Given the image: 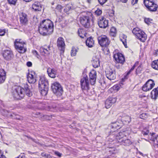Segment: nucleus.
<instances>
[{"label":"nucleus","mask_w":158,"mask_h":158,"mask_svg":"<svg viewBox=\"0 0 158 158\" xmlns=\"http://www.w3.org/2000/svg\"><path fill=\"white\" fill-rule=\"evenodd\" d=\"M53 24L49 19H44L40 23L39 27L40 33L45 36L51 34L53 31Z\"/></svg>","instance_id":"1"},{"label":"nucleus","mask_w":158,"mask_h":158,"mask_svg":"<svg viewBox=\"0 0 158 158\" xmlns=\"http://www.w3.org/2000/svg\"><path fill=\"white\" fill-rule=\"evenodd\" d=\"M29 86L26 84L24 88L20 86H16L13 92V96L16 99H20L23 98L26 94L27 96L31 97L32 94L29 88Z\"/></svg>","instance_id":"2"},{"label":"nucleus","mask_w":158,"mask_h":158,"mask_svg":"<svg viewBox=\"0 0 158 158\" xmlns=\"http://www.w3.org/2000/svg\"><path fill=\"white\" fill-rule=\"evenodd\" d=\"M48 81L44 77L40 78L39 82V89L41 94L43 96H45L48 91Z\"/></svg>","instance_id":"3"},{"label":"nucleus","mask_w":158,"mask_h":158,"mask_svg":"<svg viewBox=\"0 0 158 158\" xmlns=\"http://www.w3.org/2000/svg\"><path fill=\"white\" fill-rule=\"evenodd\" d=\"M81 87L84 93L86 94L90 95L89 82L88 77L87 76H84L81 80Z\"/></svg>","instance_id":"4"},{"label":"nucleus","mask_w":158,"mask_h":158,"mask_svg":"<svg viewBox=\"0 0 158 158\" xmlns=\"http://www.w3.org/2000/svg\"><path fill=\"white\" fill-rule=\"evenodd\" d=\"M14 45L15 49L19 53H23L26 51L27 48L25 46V43L21 39H16Z\"/></svg>","instance_id":"5"},{"label":"nucleus","mask_w":158,"mask_h":158,"mask_svg":"<svg viewBox=\"0 0 158 158\" xmlns=\"http://www.w3.org/2000/svg\"><path fill=\"white\" fill-rule=\"evenodd\" d=\"M53 93L57 96H60L62 94V89L60 84L58 82L54 83L51 86Z\"/></svg>","instance_id":"6"},{"label":"nucleus","mask_w":158,"mask_h":158,"mask_svg":"<svg viewBox=\"0 0 158 158\" xmlns=\"http://www.w3.org/2000/svg\"><path fill=\"white\" fill-rule=\"evenodd\" d=\"M144 3L146 8L151 11H155L157 10V5L153 0H144Z\"/></svg>","instance_id":"7"},{"label":"nucleus","mask_w":158,"mask_h":158,"mask_svg":"<svg viewBox=\"0 0 158 158\" xmlns=\"http://www.w3.org/2000/svg\"><path fill=\"white\" fill-rule=\"evenodd\" d=\"M80 19L81 24L85 27L87 28L90 27V20L88 15L81 16Z\"/></svg>","instance_id":"8"},{"label":"nucleus","mask_w":158,"mask_h":158,"mask_svg":"<svg viewBox=\"0 0 158 158\" xmlns=\"http://www.w3.org/2000/svg\"><path fill=\"white\" fill-rule=\"evenodd\" d=\"M98 40L99 44L102 47H107L110 43L109 39L106 35L99 37Z\"/></svg>","instance_id":"9"},{"label":"nucleus","mask_w":158,"mask_h":158,"mask_svg":"<svg viewBox=\"0 0 158 158\" xmlns=\"http://www.w3.org/2000/svg\"><path fill=\"white\" fill-rule=\"evenodd\" d=\"M155 85L153 81L151 79L148 80L142 87V90L144 91H147L151 89Z\"/></svg>","instance_id":"10"},{"label":"nucleus","mask_w":158,"mask_h":158,"mask_svg":"<svg viewBox=\"0 0 158 158\" xmlns=\"http://www.w3.org/2000/svg\"><path fill=\"white\" fill-rule=\"evenodd\" d=\"M98 24L100 27L105 28L108 26V20L103 17H100L98 19Z\"/></svg>","instance_id":"11"},{"label":"nucleus","mask_w":158,"mask_h":158,"mask_svg":"<svg viewBox=\"0 0 158 158\" xmlns=\"http://www.w3.org/2000/svg\"><path fill=\"white\" fill-rule=\"evenodd\" d=\"M116 63L123 64L125 61V58L122 54L120 53L115 54L113 56Z\"/></svg>","instance_id":"12"},{"label":"nucleus","mask_w":158,"mask_h":158,"mask_svg":"<svg viewBox=\"0 0 158 158\" xmlns=\"http://www.w3.org/2000/svg\"><path fill=\"white\" fill-rule=\"evenodd\" d=\"M97 77V73L96 71L93 70L89 73V80L90 84L92 85H94L96 81Z\"/></svg>","instance_id":"13"},{"label":"nucleus","mask_w":158,"mask_h":158,"mask_svg":"<svg viewBox=\"0 0 158 158\" xmlns=\"http://www.w3.org/2000/svg\"><path fill=\"white\" fill-rule=\"evenodd\" d=\"M27 80L30 83H34L36 81V76L35 72L31 71L28 73L27 76Z\"/></svg>","instance_id":"14"},{"label":"nucleus","mask_w":158,"mask_h":158,"mask_svg":"<svg viewBox=\"0 0 158 158\" xmlns=\"http://www.w3.org/2000/svg\"><path fill=\"white\" fill-rule=\"evenodd\" d=\"M65 43L64 40L62 37L58 38L57 41V45L59 49L63 52L65 49Z\"/></svg>","instance_id":"15"},{"label":"nucleus","mask_w":158,"mask_h":158,"mask_svg":"<svg viewBox=\"0 0 158 158\" xmlns=\"http://www.w3.org/2000/svg\"><path fill=\"white\" fill-rule=\"evenodd\" d=\"M116 101V99L115 98L109 97L105 102V107L106 108H110Z\"/></svg>","instance_id":"16"},{"label":"nucleus","mask_w":158,"mask_h":158,"mask_svg":"<svg viewBox=\"0 0 158 158\" xmlns=\"http://www.w3.org/2000/svg\"><path fill=\"white\" fill-rule=\"evenodd\" d=\"M20 21L23 25H26L28 23L27 15L25 13H22L20 15Z\"/></svg>","instance_id":"17"},{"label":"nucleus","mask_w":158,"mask_h":158,"mask_svg":"<svg viewBox=\"0 0 158 158\" xmlns=\"http://www.w3.org/2000/svg\"><path fill=\"white\" fill-rule=\"evenodd\" d=\"M106 77L110 80H113L115 79L116 75L115 72L112 70H108L106 72Z\"/></svg>","instance_id":"18"},{"label":"nucleus","mask_w":158,"mask_h":158,"mask_svg":"<svg viewBox=\"0 0 158 158\" xmlns=\"http://www.w3.org/2000/svg\"><path fill=\"white\" fill-rule=\"evenodd\" d=\"M49 77L52 78H55L56 75V70L54 68H48L47 70Z\"/></svg>","instance_id":"19"},{"label":"nucleus","mask_w":158,"mask_h":158,"mask_svg":"<svg viewBox=\"0 0 158 158\" xmlns=\"http://www.w3.org/2000/svg\"><path fill=\"white\" fill-rule=\"evenodd\" d=\"M140 33H138L136 36L137 38L140 41L144 42L147 39V35L144 32L142 31H140Z\"/></svg>","instance_id":"20"},{"label":"nucleus","mask_w":158,"mask_h":158,"mask_svg":"<svg viewBox=\"0 0 158 158\" xmlns=\"http://www.w3.org/2000/svg\"><path fill=\"white\" fill-rule=\"evenodd\" d=\"M3 56L6 60H10L13 57L12 52L8 50H5L3 53Z\"/></svg>","instance_id":"21"},{"label":"nucleus","mask_w":158,"mask_h":158,"mask_svg":"<svg viewBox=\"0 0 158 158\" xmlns=\"http://www.w3.org/2000/svg\"><path fill=\"white\" fill-rule=\"evenodd\" d=\"M125 132L123 131L119 132L116 136V139L119 143L122 142L123 140V139L126 138V135H125Z\"/></svg>","instance_id":"22"},{"label":"nucleus","mask_w":158,"mask_h":158,"mask_svg":"<svg viewBox=\"0 0 158 158\" xmlns=\"http://www.w3.org/2000/svg\"><path fill=\"white\" fill-rule=\"evenodd\" d=\"M6 78V72L4 69H0V84L3 83Z\"/></svg>","instance_id":"23"},{"label":"nucleus","mask_w":158,"mask_h":158,"mask_svg":"<svg viewBox=\"0 0 158 158\" xmlns=\"http://www.w3.org/2000/svg\"><path fill=\"white\" fill-rule=\"evenodd\" d=\"M51 50L50 47L48 46L47 47L45 46V47H41L40 49V51L42 53L44 54H48L49 53L50 51Z\"/></svg>","instance_id":"24"},{"label":"nucleus","mask_w":158,"mask_h":158,"mask_svg":"<svg viewBox=\"0 0 158 158\" xmlns=\"http://www.w3.org/2000/svg\"><path fill=\"white\" fill-rule=\"evenodd\" d=\"M151 98L152 99H156L158 97V87L154 89L151 92Z\"/></svg>","instance_id":"25"},{"label":"nucleus","mask_w":158,"mask_h":158,"mask_svg":"<svg viewBox=\"0 0 158 158\" xmlns=\"http://www.w3.org/2000/svg\"><path fill=\"white\" fill-rule=\"evenodd\" d=\"M92 64L93 66L95 68H98L100 65L99 60L98 58L96 57H93Z\"/></svg>","instance_id":"26"},{"label":"nucleus","mask_w":158,"mask_h":158,"mask_svg":"<svg viewBox=\"0 0 158 158\" xmlns=\"http://www.w3.org/2000/svg\"><path fill=\"white\" fill-rule=\"evenodd\" d=\"M32 8L35 11H40L41 10L42 6L40 3L35 2L32 5Z\"/></svg>","instance_id":"27"},{"label":"nucleus","mask_w":158,"mask_h":158,"mask_svg":"<svg viewBox=\"0 0 158 158\" xmlns=\"http://www.w3.org/2000/svg\"><path fill=\"white\" fill-rule=\"evenodd\" d=\"M86 44L87 46L89 48L93 47L94 44V41L92 37L88 38L86 41Z\"/></svg>","instance_id":"28"},{"label":"nucleus","mask_w":158,"mask_h":158,"mask_svg":"<svg viewBox=\"0 0 158 158\" xmlns=\"http://www.w3.org/2000/svg\"><path fill=\"white\" fill-rule=\"evenodd\" d=\"M121 120L127 123H130L131 121V118L128 115L123 114L122 115Z\"/></svg>","instance_id":"29"},{"label":"nucleus","mask_w":158,"mask_h":158,"mask_svg":"<svg viewBox=\"0 0 158 158\" xmlns=\"http://www.w3.org/2000/svg\"><path fill=\"white\" fill-rule=\"evenodd\" d=\"M120 143H121L122 144L126 146H129L132 143L129 139H126L125 138L123 139V140L122 141V142H121Z\"/></svg>","instance_id":"30"},{"label":"nucleus","mask_w":158,"mask_h":158,"mask_svg":"<svg viewBox=\"0 0 158 158\" xmlns=\"http://www.w3.org/2000/svg\"><path fill=\"white\" fill-rule=\"evenodd\" d=\"M78 33L80 37L82 38H84L86 35V33L85 31L81 29H80L78 30Z\"/></svg>","instance_id":"31"},{"label":"nucleus","mask_w":158,"mask_h":158,"mask_svg":"<svg viewBox=\"0 0 158 158\" xmlns=\"http://www.w3.org/2000/svg\"><path fill=\"white\" fill-rule=\"evenodd\" d=\"M120 40L123 43V44L125 47L126 48H127V47L126 35L123 34L121 36Z\"/></svg>","instance_id":"32"},{"label":"nucleus","mask_w":158,"mask_h":158,"mask_svg":"<svg viewBox=\"0 0 158 158\" xmlns=\"http://www.w3.org/2000/svg\"><path fill=\"white\" fill-rule=\"evenodd\" d=\"M152 67L153 68L158 70V60H154L152 62Z\"/></svg>","instance_id":"33"},{"label":"nucleus","mask_w":158,"mask_h":158,"mask_svg":"<svg viewBox=\"0 0 158 158\" xmlns=\"http://www.w3.org/2000/svg\"><path fill=\"white\" fill-rule=\"evenodd\" d=\"M142 31L138 27H136L133 29L132 30V32L133 34H134L136 36L138 33H140V31Z\"/></svg>","instance_id":"34"},{"label":"nucleus","mask_w":158,"mask_h":158,"mask_svg":"<svg viewBox=\"0 0 158 158\" xmlns=\"http://www.w3.org/2000/svg\"><path fill=\"white\" fill-rule=\"evenodd\" d=\"M110 31L111 35L113 36H115L116 33V30L114 27H112L110 29Z\"/></svg>","instance_id":"35"},{"label":"nucleus","mask_w":158,"mask_h":158,"mask_svg":"<svg viewBox=\"0 0 158 158\" xmlns=\"http://www.w3.org/2000/svg\"><path fill=\"white\" fill-rule=\"evenodd\" d=\"M112 128H114L116 129L119 128L120 126L118 124V122H116L115 123H112V125L111 126Z\"/></svg>","instance_id":"36"},{"label":"nucleus","mask_w":158,"mask_h":158,"mask_svg":"<svg viewBox=\"0 0 158 158\" xmlns=\"http://www.w3.org/2000/svg\"><path fill=\"white\" fill-rule=\"evenodd\" d=\"M148 117V114L146 113H143L139 115L140 118L143 119H146Z\"/></svg>","instance_id":"37"},{"label":"nucleus","mask_w":158,"mask_h":158,"mask_svg":"<svg viewBox=\"0 0 158 158\" xmlns=\"http://www.w3.org/2000/svg\"><path fill=\"white\" fill-rule=\"evenodd\" d=\"M7 31L6 29H0V36H2L4 35L5 33Z\"/></svg>","instance_id":"38"},{"label":"nucleus","mask_w":158,"mask_h":158,"mask_svg":"<svg viewBox=\"0 0 158 158\" xmlns=\"http://www.w3.org/2000/svg\"><path fill=\"white\" fill-rule=\"evenodd\" d=\"M77 50L75 48H72L71 51V54L72 56H75L76 54Z\"/></svg>","instance_id":"39"},{"label":"nucleus","mask_w":158,"mask_h":158,"mask_svg":"<svg viewBox=\"0 0 158 158\" xmlns=\"http://www.w3.org/2000/svg\"><path fill=\"white\" fill-rule=\"evenodd\" d=\"M102 10L98 9H97V10L95 11V15L97 16L100 15L102 14Z\"/></svg>","instance_id":"40"},{"label":"nucleus","mask_w":158,"mask_h":158,"mask_svg":"<svg viewBox=\"0 0 158 158\" xmlns=\"http://www.w3.org/2000/svg\"><path fill=\"white\" fill-rule=\"evenodd\" d=\"M56 9L58 11L60 12L63 9V7L61 5H58L56 7Z\"/></svg>","instance_id":"41"},{"label":"nucleus","mask_w":158,"mask_h":158,"mask_svg":"<svg viewBox=\"0 0 158 158\" xmlns=\"http://www.w3.org/2000/svg\"><path fill=\"white\" fill-rule=\"evenodd\" d=\"M152 20V19L150 18H145L144 19V21L148 24H149L151 23V21Z\"/></svg>","instance_id":"42"},{"label":"nucleus","mask_w":158,"mask_h":158,"mask_svg":"<svg viewBox=\"0 0 158 158\" xmlns=\"http://www.w3.org/2000/svg\"><path fill=\"white\" fill-rule=\"evenodd\" d=\"M56 107L55 106L53 107L51 106H48V110H50L52 111H54V108Z\"/></svg>","instance_id":"43"},{"label":"nucleus","mask_w":158,"mask_h":158,"mask_svg":"<svg viewBox=\"0 0 158 158\" xmlns=\"http://www.w3.org/2000/svg\"><path fill=\"white\" fill-rule=\"evenodd\" d=\"M8 1L9 3L11 4L15 5L17 0H8Z\"/></svg>","instance_id":"44"},{"label":"nucleus","mask_w":158,"mask_h":158,"mask_svg":"<svg viewBox=\"0 0 158 158\" xmlns=\"http://www.w3.org/2000/svg\"><path fill=\"white\" fill-rule=\"evenodd\" d=\"M136 63H135L134 65L133 66V67L131 68V69H130L129 71L127 73V75H129L131 72H132L135 69V67L136 65Z\"/></svg>","instance_id":"45"},{"label":"nucleus","mask_w":158,"mask_h":158,"mask_svg":"<svg viewBox=\"0 0 158 158\" xmlns=\"http://www.w3.org/2000/svg\"><path fill=\"white\" fill-rule=\"evenodd\" d=\"M108 0H98L100 4L101 5H103Z\"/></svg>","instance_id":"46"},{"label":"nucleus","mask_w":158,"mask_h":158,"mask_svg":"<svg viewBox=\"0 0 158 158\" xmlns=\"http://www.w3.org/2000/svg\"><path fill=\"white\" fill-rule=\"evenodd\" d=\"M119 88H120V87H119V85H115L113 87V89L115 90H118L119 89Z\"/></svg>","instance_id":"47"},{"label":"nucleus","mask_w":158,"mask_h":158,"mask_svg":"<svg viewBox=\"0 0 158 158\" xmlns=\"http://www.w3.org/2000/svg\"><path fill=\"white\" fill-rule=\"evenodd\" d=\"M41 155L42 156L45 157L47 158H50V156L49 155H47L44 153H42ZM51 158H52L51 157Z\"/></svg>","instance_id":"48"},{"label":"nucleus","mask_w":158,"mask_h":158,"mask_svg":"<svg viewBox=\"0 0 158 158\" xmlns=\"http://www.w3.org/2000/svg\"><path fill=\"white\" fill-rule=\"evenodd\" d=\"M0 158H6L5 156L1 152V151L0 150Z\"/></svg>","instance_id":"49"},{"label":"nucleus","mask_w":158,"mask_h":158,"mask_svg":"<svg viewBox=\"0 0 158 158\" xmlns=\"http://www.w3.org/2000/svg\"><path fill=\"white\" fill-rule=\"evenodd\" d=\"M149 133V131L148 130H147L146 131H143L142 132L143 134L144 135H148Z\"/></svg>","instance_id":"50"},{"label":"nucleus","mask_w":158,"mask_h":158,"mask_svg":"<svg viewBox=\"0 0 158 158\" xmlns=\"http://www.w3.org/2000/svg\"><path fill=\"white\" fill-rule=\"evenodd\" d=\"M138 2V0H132L131 4L134 5L135 4H136Z\"/></svg>","instance_id":"51"},{"label":"nucleus","mask_w":158,"mask_h":158,"mask_svg":"<svg viewBox=\"0 0 158 158\" xmlns=\"http://www.w3.org/2000/svg\"><path fill=\"white\" fill-rule=\"evenodd\" d=\"M27 65L28 67H31L32 65V63L31 62L28 61L27 63Z\"/></svg>","instance_id":"52"},{"label":"nucleus","mask_w":158,"mask_h":158,"mask_svg":"<svg viewBox=\"0 0 158 158\" xmlns=\"http://www.w3.org/2000/svg\"><path fill=\"white\" fill-rule=\"evenodd\" d=\"M154 141L158 143V135L155 137L154 139Z\"/></svg>","instance_id":"53"},{"label":"nucleus","mask_w":158,"mask_h":158,"mask_svg":"<svg viewBox=\"0 0 158 158\" xmlns=\"http://www.w3.org/2000/svg\"><path fill=\"white\" fill-rule=\"evenodd\" d=\"M141 67L139 66L138 67L137 69H136V73H139V72L141 70L140 69V68H141Z\"/></svg>","instance_id":"54"},{"label":"nucleus","mask_w":158,"mask_h":158,"mask_svg":"<svg viewBox=\"0 0 158 158\" xmlns=\"http://www.w3.org/2000/svg\"><path fill=\"white\" fill-rule=\"evenodd\" d=\"M55 154L59 157H60L61 156V154L58 152H55Z\"/></svg>","instance_id":"55"},{"label":"nucleus","mask_w":158,"mask_h":158,"mask_svg":"<svg viewBox=\"0 0 158 158\" xmlns=\"http://www.w3.org/2000/svg\"><path fill=\"white\" fill-rule=\"evenodd\" d=\"M62 17H60V18H59L58 19H57L55 21V22H60L61 21Z\"/></svg>","instance_id":"56"},{"label":"nucleus","mask_w":158,"mask_h":158,"mask_svg":"<svg viewBox=\"0 0 158 158\" xmlns=\"http://www.w3.org/2000/svg\"><path fill=\"white\" fill-rule=\"evenodd\" d=\"M33 53L34 55H35L37 54V53H38L35 50L33 51Z\"/></svg>","instance_id":"57"},{"label":"nucleus","mask_w":158,"mask_h":158,"mask_svg":"<svg viewBox=\"0 0 158 158\" xmlns=\"http://www.w3.org/2000/svg\"><path fill=\"white\" fill-rule=\"evenodd\" d=\"M128 0H120V1L126 3V2Z\"/></svg>","instance_id":"58"},{"label":"nucleus","mask_w":158,"mask_h":158,"mask_svg":"<svg viewBox=\"0 0 158 158\" xmlns=\"http://www.w3.org/2000/svg\"><path fill=\"white\" fill-rule=\"evenodd\" d=\"M87 2L89 3H90L91 2V0H87Z\"/></svg>","instance_id":"59"},{"label":"nucleus","mask_w":158,"mask_h":158,"mask_svg":"<svg viewBox=\"0 0 158 158\" xmlns=\"http://www.w3.org/2000/svg\"><path fill=\"white\" fill-rule=\"evenodd\" d=\"M54 2H52V5H54Z\"/></svg>","instance_id":"60"},{"label":"nucleus","mask_w":158,"mask_h":158,"mask_svg":"<svg viewBox=\"0 0 158 158\" xmlns=\"http://www.w3.org/2000/svg\"><path fill=\"white\" fill-rule=\"evenodd\" d=\"M89 14H90V15H91V13H89Z\"/></svg>","instance_id":"61"}]
</instances>
